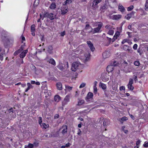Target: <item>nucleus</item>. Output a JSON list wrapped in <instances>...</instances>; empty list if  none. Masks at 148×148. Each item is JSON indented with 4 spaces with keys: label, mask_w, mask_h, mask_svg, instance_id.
I'll return each instance as SVG.
<instances>
[{
    "label": "nucleus",
    "mask_w": 148,
    "mask_h": 148,
    "mask_svg": "<svg viewBox=\"0 0 148 148\" xmlns=\"http://www.w3.org/2000/svg\"><path fill=\"white\" fill-rule=\"evenodd\" d=\"M81 64L78 62H73L72 65L71 70L73 71H75L76 70L78 69Z\"/></svg>",
    "instance_id": "1"
},
{
    "label": "nucleus",
    "mask_w": 148,
    "mask_h": 148,
    "mask_svg": "<svg viewBox=\"0 0 148 148\" xmlns=\"http://www.w3.org/2000/svg\"><path fill=\"white\" fill-rule=\"evenodd\" d=\"M44 16V17H47L51 20L54 19L56 16V15H54L53 13L48 12L45 13Z\"/></svg>",
    "instance_id": "2"
},
{
    "label": "nucleus",
    "mask_w": 148,
    "mask_h": 148,
    "mask_svg": "<svg viewBox=\"0 0 148 148\" xmlns=\"http://www.w3.org/2000/svg\"><path fill=\"white\" fill-rule=\"evenodd\" d=\"M133 82V79L131 78L129 79V83L127 85V86L128 89L131 90H132L134 89V87L132 85Z\"/></svg>",
    "instance_id": "3"
},
{
    "label": "nucleus",
    "mask_w": 148,
    "mask_h": 148,
    "mask_svg": "<svg viewBox=\"0 0 148 148\" xmlns=\"http://www.w3.org/2000/svg\"><path fill=\"white\" fill-rule=\"evenodd\" d=\"M102 0H94L93 1L92 5V7L93 10H95L97 8H98V6H97V5L99 3H100Z\"/></svg>",
    "instance_id": "4"
},
{
    "label": "nucleus",
    "mask_w": 148,
    "mask_h": 148,
    "mask_svg": "<svg viewBox=\"0 0 148 148\" xmlns=\"http://www.w3.org/2000/svg\"><path fill=\"white\" fill-rule=\"evenodd\" d=\"M70 97V96L69 95H67L65 97L62 103V106H64L66 105L67 104L68 102L69 101Z\"/></svg>",
    "instance_id": "5"
},
{
    "label": "nucleus",
    "mask_w": 148,
    "mask_h": 148,
    "mask_svg": "<svg viewBox=\"0 0 148 148\" xmlns=\"http://www.w3.org/2000/svg\"><path fill=\"white\" fill-rule=\"evenodd\" d=\"M102 26V24H99L98 25V26L97 27L95 28L94 29H92L91 28V29L92 30H93V32L95 34V33H99V32H101V31H100V29L101 28Z\"/></svg>",
    "instance_id": "6"
},
{
    "label": "nucleus",
    "mask_w": 148,
    "mask_h": 148,
    "mask_svg": "<svg viewBox=\"0 0 148 148\" xmlns=\"http://www.w3.org/2000/svg\"><path fill=\"white\" fill-rule=\"evenodd\" d=\"M87 43L88 46L90 48L91 51H93L95 49V48L93 46V45L91 41H87Z\"/></svg>",
    "instance_id": "7"
},
{
    "label": "nucleus",
    "mask_w": 148,
    "mask_h": 148,
    "mask_svg": "<svg viewBox=\"0 0 148 148\" xmlns=\"http://www.w3.org/2000/svg\"><path fill=\"white\" fill-rule=\"evenodd\" d=\"M63 128L61 132V133L63 135L66 134L67 131V126L66 125H63L62 127L59 130V131L61 129Z\"/></svg>",
    "instance_id": "8"
},
{
    "label": "nucleus",
    "mask_w": 148,
    "mask_h": 148,
    "mask_svg": "<svg viewBox=\"0 0 148 148\" xmlns=\"http://www.w3.org/2000/svg\"><path fill=\"white\" fill-rule=\"evenodd\" d=\"M5 50L0 47V60L1 61H2L3 60V57L5 54Z\"/></svg>",
    "instance_id": "9"
},
{
    "label": "nucleus",
    "mask_w": 148,
    "mask_h": 148,
    "mask_svg": "<svg viewBox=\"0 0 148 148\" xmlns=\"http://www.w3.org/2000/svg\"><path fill=\"white\" fill-rule=\"evenodd\" d=\"M103 57L104 58H108L110 56V52L109 51H105L102 54Z\"/></svg>",
    "instance_id": "10"
},
{
    "label": "nucleus",
    "mask_w": 148,
    "mask_h": 148,
    "mask_svg": "<svg viewBox=\"0 0 148 148\" xmlns=\"http://www.w3.org/2000/svg\"><path fill=\"white\" fill-rule=\"evenodd\" d=\"M28 50L27 49L23 51L20 54L19 57L21 58H23L25 56L27 53Z\"/></svg>",
    "instance_id": "11"
},
{
    "label": "nucleus",
    "mask_w": 148,
    "mask_h": 148,
    "mask_svg": "<svg viewBox=\"0 0 148 148\" xmlns=\"http://www.w3.org/2000/svg\"><path fill=\"white\" fill-rule=\"evenodd\" d=\"M114 67V66H113V65H112L108 66L106 69V71L108 73L111 72L112 71H113Z\"/></svg>",
    "instance_id": "12"
},
{
    "label": "nucleus",
    "mask_w": 148,
    "mask_h": 148,
    "mask_svg": "<svg viewBox=\"0 0 148 148\" xmlns=\"http://www.w3.org/2000/svg\"><path fill=\"white\" fill-rule=\"evenodd\" d=\"M107 8V5L106 3H105L103 5L101 6L100 10L101 12H103L105 11V10H106Z\"/></svg>",
    "instance_id": "13"
},
{
    "label": "nucleus",
    "mask_w": 148,
    "mask_h": 148,
    "mask_svg": "<svg viewBox=\"0 0 148 148\" xmlns=\"http://www.w3.org/2000/svg\"><path fill=\"white\" fill-rule=\"evenodd\" d=\"M47 62H49V63L51 64L53 66H56V63L55 60L52 58L50 59L47 60Z\"/></svg>",
    "instance_id": "14"
},
{
    "label": "nucleus",
    "mask_w": 148,
    "mask_h": 148,
    "mask_svg": "<svg viewBox=\"0 0 148 148\" xmlns=\"http://www.w3.org/2000/svg\"><path fill=\"white\" fill-rule=\"evenodd\" d=\"M59 136V131H57L55 132H52L51 134V136L53 137H58Z\"/></svg>",
    "instance_id": "15"
},
{
    "label": "nucleus",
    "mask_w": 148,
    "mask_h": 148,
    "mask_svg": "<svg viewBox=\"0 0 148 148\" xmlns=\"http://www.w3.org/2000/svg\"><path fill=\"white\" fill-rule=\"evenodd\" d=\"M23 49V47L21 46L20 49L16 51L14 53V54L15 56L17 55L18 53H20Z\"/></svg>",
    "instance_id": "16"
},
{
    "label": "nucleus",
    "mask_w": 148,
    "mask_h": 148,
    "mask_svg": "<svg viewBox=\"0 0 148 148\" xmlns=\"http://www.w3.org/2000/svg\"><path fill=\"white\" fill-rule=\"evenodd\" d=\"M56 8V5L55 3L53 2L50 5L49 8L51 10L55 9Z\"/></svg>",
    "instance_id": "17"
},
{
    "label": "nucleus",
    "mask_w": 148,
    "mask_h": 148,
    "mask_svg": "<svg viewBox=\"0 0 148 148\" xmlns=\"http://www.w3.org/2000/svg\"><path fill=\"white\" fill-rule=\"evenodd\" d=\"M27 88L25 90V92H27L30 89L32 88H33V86L30 83H27Z\"/></svg>",
    "instance_id": "18"
},
{
    "label": "nucleus",
    "mask_w": 148,
    "mask_h": 148,
    "mask_svg": "<svg viewBox=\"0 0 148 148\" xmlns=\"http://www.w3.org/2000/svg\"><path fill=\"white\" fill-rule=\"evenodd\" d=\"M121 17V15L120 14L113 15L112 16L113 19L114 20H118Z\"/></svg>",
    "instance_id": "19"
},
{
    "label": "nucleus",
    "mask_w": 148,
    "mask_h": 148,
    "mask_svg": "<svg viewBox=\"0 0 148 148\" xmlns=\"http://www.w3.org/2000/svg\"><path fill=\"white\" fill-rule=\"evenodd\" d=\"M109 120L108 119H104L103 121V124L104 126L106 127L107 125H108L109 124Z\"/></svg>",
    "instance_id": "20"
},
{
    "label": "nucleus",
    "mask_w": 148,
    "mask_h": 148,
    "mask_svg": "<svg viewBox=\"0 0 148 148\" xmlns=\"http://www.w3.org/2000/svg\"><path fill=\"white\" fill-rule=\"evenodd\" d=\"M93 96V94L91 92H89L87 95L86 98L88 99L92 98Z\"/></svg>",
    "instance_id": "21"
},
{
    "label": "nucleus",
    "mask_w": 148,
    "mask_h": 148,
    "mask_svg": "<svg viewBox=\"0 0 148 148\" xmlns=\"http://www.w3.org/2000/svg\"><path fill=\"white\" fill-rule=\"evenodd\" d=\"M67 12L68 10L66 7H65L64 9H63V8H62V9H61V14L62 15H64Z\"/></svg>",
    "instance_id": "22"
},
{
    "label": "nucleus",
    "mask_w": 148,
    "mask_h": 148,
    "mask_svg": "<svg viewBox=\"0 0 148 148\" xmlns=\"http://www.w3.org/2000/svg\"><path fill=\"white\" fill-rule=\"evenodd\" d=\"M57 89L59 90H61L62 89V84L60 82L57 83L56 84Z\"/></svg>",
    "instance_id": "23"
},
{
    "label": "nucleus",
    "mask_w": 148,
    "mask_h": 148,
    "mask_svg": "<svg viewBox=\"0 0 148 148\" xmlns=\"http://www.w3.org/2000/svg\"><path fill=\"white\" fill-rule=\"evenodd\" d=\"M99 86L100 87H101L103 90H105L107 86L106 85L101 82L99 83Z\"/></svg>",
    "instance_id": "24"
},
{
    "label": "nucleus",
    "mask_w": 148,
    "mask_h": 148,
    "mask_svg": "<svg viewBox=\"0 0 148 148\" xmlns=\"http://www.w3.org/2000/svg\"><path fill=\"white\" fill-rule=\"evenodd\" d=\"M119 10L122 12H124L125 10L124 7L122 5H119Z\"/></svg>",
    "instance_id": "25"
},
{
    "label": "nucleus",
    "mask_w": 148,
    "mask_h": 148,
    "mask_svg": "<svg viewBox=\"0 0 148 148\" xmlns=\"http://www.w3.org/2000/svg\"><path fill=\"white\" fill-rule=\"evenodd\" d=\"M60 97L58 95H56L55 96L54 99L56 101L58 102L60 99Z\"/></svg>",
    "instance_id": "26"
},
{
    "label": "nucleus",
    "mask_w": 148,
    "mask_h": 148,
    "mask_svg": "<svg viewBox=\"0 0 148 148\" xmlns=\"http://www.w3.org/2000/svg\"><path fill=\"white\" fill-rule=\"evenodd\" d=\"M38 145V143H34V144L29 143L28 145V147L29 148H33L34 145L36 146H37Z\"/></svg>",
    "instance_id": "27"
},
{
    "label": "nucleus",
    "mask_w": 148,
    "mask_h": 148,
    "mask_svg": "<svg viewBox=\"0 0 148 148\" xmlns=\"http://www.w3.org/2000/svg\"><path fill=\"white\" fill-rule=\"evenodd\" d=\"M57 67L61 70H63L64 69V67L62 63H60L57 66Z\"/></svg>",
    "instance_id": "28"
},
{
    "label": "nucleus",
    "mask_w": 148,
    "mask_h": 148,
    "mask_svg": "<svg viewBox=\"0 0 148 148\" xmlns=\"http://www.w3.org/2000/svg\"><path fill=\"white\" fill-rule=\"evenodd\" d=\"M40 125L42 128L46 129L49 127L48 125H46L45 123H43L40 124Z\"/></svg>",
    "instance_id": "29"
},
{
    "label": "nucleus",
    "mask_w": 148,
    "mask_h": 148,
    "mask_svg": "<svg viewBox=\"0 0 148 148\" xmlns=\"http://www.w3.org/2000/svg\"><path fill=\"white\" fill-rule=\"evenodd\" d=\"M53 50V47L51 46H49L48 47L47 51L50 53H51L52 51Z\"/></svg>",
    "instance_id": "30"
},
{
    "label": "nucleus",
    "mask_w": 148,
    "mask_h": 148,
    "mask_svg": "<svg viewBox=\"0 0 148 148\" xmlns=\"http://www.w3.org/2000/svg\"><path fill=\"white\" fill-rule=\"evenodd\" d=\"M84 100H79L78 102L77 105L78 106H80L84 104Z\"/></svg>",
    "instance_id": "31"
},
{
    "label": "nucleus",
    "mask_w": 148,
    "mask_h": 148,
    "mask_svg": "<svg viewBox=\"0 0 148 148\" xmlns=\"http://www.w3.org/2000/svg\"><path fill=\"white\" fill-rule=\"evenodd\" d=\"M35 25H32L31 27V32H35Z\"/></svg>",
    "instance_id": "32"
},
{
    "label": "nucleus",
    "mask_w": 148,
    "mask_h": 148,
    "mask_svg": "<svg viewBox=\"0 0 148 148\" xmlns=\"http://www.w3.org/2000/svg\"><path fill=\"white\" fill-rule=\"evenodd\" d=\"M134 64L136 66H138L140 65V63L138 61H136L134 62Z\"/></svg>",
    "instance_id": "33"
},
{
    "label": "nucleus",
    "mask_w": 148,
    "mask_h": 148,
    "mask_svg": "<svg viewBox=\"0 0 148 148\" xmlns=\"http://www.w3.org/2000/svg\"><path fill=\"white\" fill-rule=\"evenodd\" d=\"M39 0H35L34 2V6H36L39 4Z\"/></svg>",
    "instance_id": "34"
},
{
    "label": "nucleus",
    "mask_w": 148,
    "mask_h": 148,
    "mask_svg": "<svg viewBox=\"0 0 148 148\" xmlns=\"http://www.w3.org/2000/svg\"><path fill=\"white\" fill-rule=\"evenodd\" d=\"M73 0H66L64 2V4H69L71 3Z\"/></svg>",
    "instance_id": "35"
},
{
    "label": "nucleus",
    "mask_w": 148,
    "mask_h": 148,
    "mask_svg": "<svg viewBox=\"0 0 148 148\" xmlns=\"http://www.w3.org/2000/svg\"><path fill=\"white\" fill-rule=\"evenodd\" d=\"M132 17L131 14H128L127 16H125V18L127 20H129Z\"/></svg>",
    "instance_id": "36"
},
{
    "label": "nucleus",
    "mask_w": 148,
    "mask_h": 148,
    "mask_svg": "<svg viewBox=\"0 0 148 148\" xmlns=\"http://www.w3.org/2000/svg\"><path fill=\"white\" fill-rule=\"evenodd\" d=\"M114 33V31L112 30H110L108 33V34L111 35H113Z\"/></svg>",
    "instance_id": "37"
},
{
    "label": "nucleus",
    "mask_w": 148,
    "mask_h": 148,
    "mask_svg": "<svg viewBox=\"0 0 148 148\" xmlns=\"http://www.w3.org/2000/svg\"><path fill=\"white\" fill-rule=\"evenodd\" d=\"M65 88L66 89L69 91H70L73 88L72 87H70L68 86H65Z\"/></svg>",
    "instance_id": "38"
},
{
    "label": "nucleus",
    "mask_w": 148,
    "mask_h": 148,
    "mask_svg": "<svg viewBox=\"0 0 148 148\" xmlns=\"http://www.w3.org/2000/svg\"><path fill=\"white\" fill-rule=\"evenodd\" d=\"M125 128V126H122V131L126 134H127L128 133V131L127 130H125L124 129Z\"/></svg>",
    "instance_id": "39"
},
{
    "label": "nucleus",
    "mask_w": 148,
    "mask_h": 148,
    "mask_svg": "<svg viewBox=\"0 0 148 148\" xmlns=\"http://www.w3.org/2000/svg\"><path fill=\"white\" fill-rule=\"evenodd\" d=\"M145 9L146 10H148V0H147L145 4Z\"/></svg>",
    "instance_id": "40"
},
{
    "label": "nucleus",
    "mask_w": 148,
    "mask_h": 148,
    "mask_svg": "<svg viewBox=\"0 0 148 148\" xmlns=\"http://www.w3.org/2000/svg\"><path fill=\"white\" fill-rule=\"evenodd\" d=\"M93 90L94 93V94H96L97 93V89L96 86H93Z\"/></svg>",
    "instance_id": "41"
},
{
    "label": "nucleus",
    "mask_w": 148,
    "mask_h": 148,
    "mask_svg": "<svg viewBox=\"0 0 148 148\" xmlns=\"http://www.w3.org/2000/svg\"><path fill=\"white\" fill-rule=\"evenodd\" d=\"M90 54L89 53H88V55H87V56H86V55L85 56V57H86V61H88L89 59V58L90 57Z\"/></svg>",
    "instance_id": "42"
},
{
    "label": "nucleus",
    "mask_w": 148,
    "mask_h": 148,
    "mask_svg": "<svg viewBox=\"0 0 148 148\" xmlns=\"http://www.w3.org/2000/svg\"><path fill=\"white\" fill-rule=\"evenodd\" d=\"M86 84L85 83H83L81 84L79 86V88H82L86 86Z\"/></svg>",
    "instance_id": "43"
},
{
    "label": "nucleus",
    "mask_w": 148,
    "mask_h": 148,
    "mask_svg": "<svg viewBox=\"0 0 148 148\" xmlns=\"http://www.w3.org/2000/svg\"><path fill=\"white\" fill-rule=\"evenodd\" d=\"M38 123L40 125V124H42V118L41 117H38Z\"/></svg>",
    "instance_id": "44"
},
{
    "label": "nucleus",
    "mask_w": 148,
    "mask_h": 148,
    "mask_svg": "<svg viewBox=\"0 0 148 148\" xmlns=\"http://www.w3.org/2000/svg\"><path fill=\"white\" fill-rule=\"evenodd\" d=\"M134 7L133 5H131L130 7H128L127 8V10L128 11H131L133 8Z\"/></svg>",
    "instance_id": "45"
},
{
    "label": "nucleus",
    "mask_w": 148,
    "mask_h": 148,
    "mask_svg": "<svg viewBox=\"0 0 148 148\" xmlns=\"http://www.w3.org/2000/svg\"><path fill=\"white\" fill-rule=\"evenodd\" d=\"M143 145L145 147H148V142H145Z\"/></svg>",
    "instance_id": "46"
},
{
    "label": "nucleus",
    "mask_w": 148,
    "mask_h": 148,
    "mask_svg": "<svg viewBox=\"0 0 148 148\" xmlns=\"http://www.w3.org/2000/svg\"><path fill=\"white\" fill-rule=\"evenodd\" d=\"M127 51H128L129 52H130L131 53H132L133 52V50L131 48H129L128 47V48H127Z\"/></svg>",
    "instance_id": "47"
},
{
    "label": "nucleus",
    "mask_w": 148,
    "mask_h": 148,
    "mask_svg": "<svg viewBox=\"0 0 148 148\" xmlns=\"http://www.w3.org/2000/svg\"><path fill=\"white\" fill-rule=\"evenodd\" d=\"M137 78V77L136 75H134L133 79H134L135 83L136 82V81L138 79Z\"/></svg>",
    "instance_id": "48"
},
{
    "label": "nucleus",
    "mask_w": 148,
    "mask_h": 148,
    "mask_svg": "<svg viewBox=\"0 0 148 148\" xmlns=\"http://www.w3.org/2000/svg\"><path fill=\"white\" fill-rule=\"evenodd\" d=\"M40 72H41L40 70H39V69H37V70H35V73H36V74L38 75L39 74V73H40Z\"/></svg>",
    "instance_id": "49"
},
{
    "label": "nucleus",
    "mask_w": 148,
    "mask_h": 148,
    "mask_svg": "<svg viewBox=\"0 0 148 148\" xmlns=\"http://www.w3.org/2000/svg\"><path fill=\"white\" fill-rule=\"evenodd\" d=\"M120 35V33L119 32L117 31L115 33L114 36H115L116 37H117V38L118 37H119V36Z\"/></svg>",
    "instance_id": "50"
},
{
    "label": "nucleus",
    "mask_w": 148,
    "mask_h": 148,
    "mask_svg": "<svg viewBox=\"0 0 148 148\" xmlns=\"http://www.w3.org/2000/svg\"><path fill=\"white\" fill-rule=\"evenodd\" d=\"M138 45L137 44H135L133 46V49L134 50H136L137 49Z\"/></svg>",
    "instance_id": "51"
},
{
    "label": "nucleus",
    "mask_w": 148,
    "mask_h": 148,
    "mask_svg": "<svg viewBox=\"0 0 148 148\" xmlns=\"http://www.w3.org/2000/svg\"><path fill=\"white\" fill-rule=\"evenodd\" d=\"M141 141L140 140H138L136 142V146H139L140 143L141 142Z\"/></svg>",
    "instance_id": "52"
},
{
    "label": "nucleus",
    "mask_w": 148,
    "mask_h": 148,
    "mask_svg": "<svg viewBox=\"0 0 148 148\" xmlns=\"http://www.w3.org/2000/svg\"><path fill=\"white\" fill-rule=\"evenodd\" d=\"M127 120V118L126 117L124 116L121 118V120L123 121H125Z\"/></svg>",
    "instance_id": "53"
},
{
    "label": "nucleus",
    "mask_w": 148,
    "mask_h": 148,
    "mask_svg": "<svg viewBox=\"0 0 148 148\" xmlns=\"http://www.w3.org/2000/svg\"><path fill=\"white\" fill-rule=\"evenodd\" d=\"M117 63L116 61H114L113 62V63L112 65H113V66H117Z\"/></svg>",
    "instance_id": "54"
},
{
    "label": "nucleus",
    "mask_w": 148,
    "mask_h": 148,
    "mask_svg": "<svg viewBox=\"0 0 148 148\" xmlns=\"http://www.w3.org/2000/svg\"><path fill=\"white\" fill-rule=\"evenodd\" d=\"M82 131L80 129H78V131L77 133V134L79 136H81V135Z\"/></svg>",
    "instance_id": "55"
},
{
    "label": "nucleus",
    "mask_w": 148,
    "mask_h": 148,
    "mask_svg": "<svg viewBox=\"0 0 148 148\" xmlns=\"http://www.w3.org/2000/svg\"><path fill=\"white\" fill-rule=\"evenodd\" d=\"M8 112L9 113H10L11 112H13V108H11L10 109H9L8 110Z\"/></svg>",
    "instance_id": "56"
},
{
    "label": "nucleus",
    "mask_w": 148,
    "mask_h": 148,
    "mask_svg": "<svg viewBox=\"0 0 148 148\" xmlns=\"http://www.w3.org/2000/svg\"><path fill=\"white\" fill-rule=\"evenodd\" d=\"M90 27L91 28V26H90V25L89 24H87L85 27V29H88V27Z\"/></svg>",
    "instance_id": "57"
},
{
    "label": "nucleus",
    "mask_w": 148,
    "mask_h": 148,
    "mask_svg": "<svg viewBox=\"0 0 148 148\" xmlns=\"http://www.w3.org/2000/svg\"><path fill=\"white\" fill-rule=\"evenodd\" d=\"M105 28L106 29H109L110 28V25H106L105 27Z\"/></svg>",
    "instance_id": "58"
},
{
    "label": "nucleus",
    "mask_w": 148,
    "mask_h": 148,
    "mask_svg": "<svg viewBox=\"0 0 148 148\" xmlns=\"http://www.w3.org/2000/svg\"><path fill=\"white\" fill-rule=\"evenodd\" d=\"M125 87L123 86H121L120 87V90H125Z\"/></svg>",
    "instance_id": "59"
},
{
    "label": "nucleus",
    "mask_w": 148,
    "mask_h": 148,
    "mask_svg": "<svg viewBox=\"0 0 148 148\" xmlns=\"http://www.w3.org/2000/svg\"><path fill=\"white\" fill-rule=\"evenodd\" d=\"M128 28L131 31H133V29L132 28V25H129L128 26Z\"/></svg>",
    "instance_id": "60"
},
{
    "label": "nucleus",
    "mask_w": 148,
    "mask_h": 148,
    "mask_svg": "<svg viewBox=\"0 0 148 148\" xmlns=\"http://www.w3.org/2000/svg\"><path fill=\"white\" fill-rule=\"evenodd\" d=\"M106 38H107V40L109 41V43H110L112 39L110 38H109L108 37H107Z\"/></svg>",
    "instance_id": "61"
},
{
    "label": "nucleus",
    "mask_w": 148,
    "mask_h": 148,
    "mask_svg": "<svg viewBox=\"0 0 148 148\" xmlns=\"http://www.w3.org/2000/svg\"><path fill=\"white\" fill-rule=\"evenodd\" d=\"M137 52L139 53V54L140 55H141L142 54V53H141V51L140 50V49H138L137 50Z\"/></svg>",
    "instance_id": "62"
},
{
    "label": "nucleus",
    "mask_w": 148,
    "mask_h": 148,
    "mask_svg": "<svg viewBox=\"0 0 148 148\" xmlns=\"http://www.w3.org/2000/svg\"><path fill=\"white\" fill-rule=\"evenodd\" d=\"M129 47L127 45H125V46L123 47L124 49H125V50L127 51V48H128Z\"/></svg>",
    "instance_id": "63"
},
{
    "label": "nucleus",
    "mask_w": 148,
    "mask_h": 148,
    "mask_svg": "<svg viewBox=\"0 0 148 148\" xmlns=\"http://www.w3.org/2000/svg\"><path fill=\"white\" fill-rule=\"evenodd\" d=\"M70 143H68L66 144L65 146L66 147H69L70 146Z\"/></svg>",
    "instance_id": "64"
}]
</instances>
